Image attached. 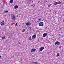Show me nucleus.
<instances>
[{
  "label": "nucleus",
  "mask_w": 64,
  "mask_h": 64,
  "mask_svg": "<svg viewBox=\"0 0 64 64\" xmlns=\"http://www.w3.org/2000/svg\"><path fill=\"white\" fill-rule=\"evenodd\" d=\"M1 56H0V58H1Z\"/></svg>",
  "instance_id": "obj_29"
},
{
  "label": "nucleus",
  "mask_w": 64,
  "mask_h": 64,
  "mask_svg": "<svg viewBox=\"0 0 64 64\" xmlns=\"http://www.w3.org/2000/svg\"><path fill=\"white\" fill-rule=\"evenodd\" d=\"M22 60H23V59L21 58V59H20V60H21V61H22Z\"/></svg>",
  "instance_id": "obj_26"
},
{
  "label": "nucleus",
  "mask_w": 64,
  "mask_h": 64,
  "mask_svg": "<svg viewBox=\"0 0 64 64\" xmlns=\"http://www.w3.org/2000/svg\"><path fill=\"white\" fill-rule=\"evenodd\" d=\"M51 5H52V4H49L48 5V7H50V6H51Z\"/></svg>",
  "instance_id": "obj_15"
},
{
  "label": "nucleus",
  "mask_w": 64,
  "mask_h": 64,
  "mask_svg": "<svg viewBox=\"0 0 64 64\" xmlns=\"http://www.w3.org/2000/svg\"><path fill=\"white\" fill-rule=\"evenodd\" d=\"M47 36V33H44V34L43 36L44 37H46V36Z\"/></svg>",
  "instance_id": "obj_4"
},
{
  "label": "nucleus",
  "mask_w": 64,
  "mask_h": 64,
  "mask_svg": "<svg viewBox=\"0 0 64 64\" xmlns=\"http://www.w3.org/2000/svg\"><path fill=\"white\" fill-rule=\"evenodd\" d=\"M8 10H7L5 12V13H8Z\"/></svg>",
  "instance_id": "obj_23"
},
{
  "label": "nucleus",
  "mask_w": 64,
  "mask_h": 64,
  "mask_svg": "<svg viewBox=\"0 0 64 64\" xmlns=\"http://www.w3.org/2000/svg\"><path fill=\"white\" fill-rule=\"evenodd\" d=\"M60 43L58 41L56 42L55 43V45H57V46H59L60 45Z\"/></svg>",
  "instance_id": "obj_3"
},
{
  "label": "nucleus",
  "mask_w": 64,
  "mask_h": 64,
  "mask_svg": "<svg viewBox=\"0 0 64 64\" xmlns=\"http://www.w3.org/2000/svg\"><path fill=\"white\" fill-rule=\"evenodd\" d=\"M16 17H18V15L17 16H16Z\"/></svg>",
  "instance_id": "obj_27"
},
{
  "label": "nucleus",
  "mask_w": 64,
  "mask_h": 64,
  "mask_svg": "<svg viewBox=\"0 0 64 64\" xmlns=\"http://www.w3.org/2000/svg\"><path fill=\"white\" fill-rule=\"evenodd\" d=\"M31 39V37L30 36L29 38V40H30Z\"/></svg>",
  "instance_id": "obj_16"
},
{
  "label": "nucleus",
  "mask_w": 64,
  "mask_h": 64,
  "mask_svg": "<svg viewBox=\"0 0 64 64\" xmlns=\"http://www.w3.org/2000/svg\"><path fill=\"white\" fill-rule=\"evenodd\" d=\"M30 23L29 22H27L26 24V26H29L30 25Z\"/></svg>",
  "instance_id": "obj_10"
},
{
  "label": "nucleus",
  "mask_w": 64,
  "mask_h": 64,
  "mask_svg": "<svg viewBox=\"0 0 64 64\" xmlns=\"http://www.w3.org/2000/svg\"><path fill=\"white\" fill-rule=\"evenodd\" d=\"M17 25H18V23H16V24L14 26H15V27H16V26H17Z\"/></svg>",
  "instance_id": "obj_17"
},
{
  "label": "nucleus",
  "mask_w": 64,
  "mask_h": 64,
  "mask_svg": "<svg viewBox=\"0 0 64 64\" xmlns=\"http://www.w3.org/2000/svg\"><path fill=\"white\" fill-rule=\"evenodd\" d=\"M25 29H24L22 31V32H25Z\"/></svg>",
  "instance_id": "obj_20"
},
{
  "label": "nucleus",
  "mask_w": 64,
  "mask_h": 64,
  "mask_svg": "<svg viewBox=\"0 0 64 64\" xmlns=\"http://www.w3.org/2000/svg\"><path fill=\"white\" fill-rule=\"evenodd\" d=\"M62 48V47L60 46L58 49H61Z\"/></svg>",
  "instance_id": "obj_21"
},
{
  "label": "nucleus",
  "mask_w": 64,
  "mask_h": 64,
  "mask_svg": "<svg viewBox=\"0 0 64 64\" xmlns=\"http://www.w3.org/2000/svg\"><path fill=\"white\" fill-rule=\"evenodd\" d=\"M12 18H12V20H15L16 19V16H14V14L13 15Z\"/></svg>",
  "instance_id": "obj_5"
},
{
  "label": "nucleus",
  "mask_w": 64,
  "mask_h": 64,
  "mask_svg": "<svg viewBox=\"0 0 64 64\" xmlns=\"http://www.w3.org/2000/svg\"><path fill=\"white\" fill-rule=\"evenodd\" d=\"M18 8V6L17 5L15 6H14V8L15 9H17V8Z\"/></svg>",
  "instance_id": "obj_9"
},
{
  "label": "nucleus",
  "mask_w": 64,
  "mask_h": 64,
  "mask_svg": "<svg viewBox=\"0 0 64 64\" xmlns=\"http://www.w3.org/2000/svg\"><path fill=\"white\" fill-rule=\"evenodd\" d=\"M33 63H35V64H38V62H32Z\"/></svg>",
  "instance_id": "obj_13"
},
{
  "label": "nucleus",
  "mask_w": 64,
  "mask_h": 64,
  "mask_svg": "<svg viewBox=\"0 0 64 64\" xmlns=\"http://www.w3.org/2000/svg\"><path fill=\"white\" fill-rule=\"evenodd\" d=\"M6 38V36H2V40H3L4 39Z\"/></svg>",
  "instance_id": "obj_12"
},
{
  "label": "nucleus",
  "mask_w": 64,
  "mask_h": 64,
  "mask_svg": "<svg viewBox=\"0 0 64 64\" xmlns=\"http://www.w3.org/2000/svg\"><path fill=\"white\" fill-rule=\"evenodd\" d=\"M35 51H36V49L35 48H34L32 49L31 50V52H34Z\"/></svg>",
  "instance_id": "obj_7"
},
{
  "label": "nucleus",
  "mask_w": 64,
  "mask_h": 64,
  "mask_svg": "<svg viewBox=\"0 0 64 64\" xmlns=\"http://www.w3.org/2000/svg\"><path fill=\"white\" fill-rule=\"evenodd\" d=\"M4 24H5V22L4 21H2L1 22V24L2 25H4Z\"/></svg>",
  "instance_id": "obj_8"
},
{
  "label": "nucleus",
  "mask_w": 64,
  "mask_h": 64,
  "mask_svg": "<svg viewBox=\"0 0 64 64\" xmlns=\"http://www.w3.org/2000/svg\"><path fill=\"white\" fill-rule=\"evenodd\" d=\"M44 49V47H41L40 48V51H42Z\"/></svg>",
  "instance_id": "obj_6"
},
{
  "label": "nucleus",
  "mask_w": 64,
  "mask_h": 64,
  "mask_svg": "<svg viewBox=\"0 0 64 64\" xmlns=\"http://www.w3.org/2000/svg\"><path fill=\"white\" fill-rule=\"evenodd\" d=\"M39 26H43L44 25V24L43 22H41L39 23L38 24Z\"/></svg>",
  "instance_id": "obj_2"
},
{
  "label": "nucleus",
  "mask_w": 64,
  "mask_h": 64,
  "mask_svg": "<svg viewBox=\"0 0 64 64\" xmlns=\"http://www.w3.org/2000/svg\"><path fill=\"white\" fill-rule=\"evenodd\" d=\"M29 30H31V27H30L29 28Z\"/></svg>",
  "instance_id": "obj_24"
},
{
  "label": "nucleus",
  "mask_w": 64,
  "mask_h": 64,
  "mask_svg": "<svg viewBox=\"0 0 64 64\" xmlns=\"http://www.w3.org/2000/svg\"><path fill=\"white\" fill-rule=\"evenodd\" d=\"M38 21H41V19L39 18L38 20Z\"/></svg>",
  "instance_id": "obj_19"
},
{
  "label": "nucleus",
  "mask_w": 64,
  "mask_h": 64,
  "mask_svg": "<svg viewBox=\"0 0 64 64\" xmlns=\"http://www.w3.org/2000/svg\"><path fill=\"white\" fill-rule=\"evenodd\" d=\"M10 15H11V17H12V18H13V15H12V14H11Z\"/></svg>",
  "instance_id": "obj_22"
},
{
  "label": "nucleus",
  "mask_w": 64,
  "mask_h": 64,
  "mask_svg": "<svg viewBox=\"0 0 64 64\" xmlns=\"http://www.w3.org/2000/svg\"><path fill=\"white\" fill-rule=\"evenodd\" d=\"M36 37V34L33 35L32 37L31 40H32V39L33 40L34 39H35Z\"/></svg>",
  "instance_id": "obj_1"
},
{
  "label": "nucleus",
  "mask_w": 64,
  "mask_h": 64,
  "mask_svg": "<svg viewBox=\"0 0 64 64\" xmlns=\"http://www.w3.org/2000/svg\"><path fill=\"white\" fill-rule=\"evenodd\" d=\"M9 2H10V3H13V0H11Z\"/></svg>",
  "instance_id": "obj_11"
},
{
  "label": "nucleus",
  "mask_w": 64,
  "mask_h": 64,
  "mask_svg": "<svg viewBox=\"0 0 64 64\" xmlns=\"http://www.w3.org/2000/svg\"><path fill=\"white\" fill-rule=\"evenodd\" d=\"M30 1H31V0H29Z\"/></svg>",
  "instance_id": "obj_28"
},
{
  "label": "nucleus",
  "mask_w": 64,
  "mask_h": 64,
  "mask_svg": "<svg viewBox=\"0 0 64 64\" xmlns=\"http://www.w3.org/2000/svg\"><path fill=\"white\" fill-rule=\"evenodd\" d=\"M57 2H55L54 4V5H56V4H57Z\"/></svg>",
  "instance_id": "obj_18"
},
{
  "label": "nucleus",
  "mask_w": 64,
  "mask_h": 64,
  "mask_svg": "<svg viewBox=\"0 0 64 64\" xmlns=\"http://www.w3.org/2000/svg\"><path fill=\"white\" fill-rule=\"evenodd\" d=\"M20 44L21 43H20V42H19L18 43V44Z\"/></svg>",
  "instance_id": "obj_25"
},
{
  "label": "nucleus",
  "mask_w": 64,
  "mask_h": 64,
  "mask_svg": "<svg viewBox=\"0 0 64 64\" xmlns=\"http://www.w3.org/2000/svg\"><path fill=\"white\" fill-rule=\"evenodd\" d=\"M59 56V53H58L56 55V56H58V57Z\"/></svg>",
  "instance_id": "obj_14"
}]
</instances>
